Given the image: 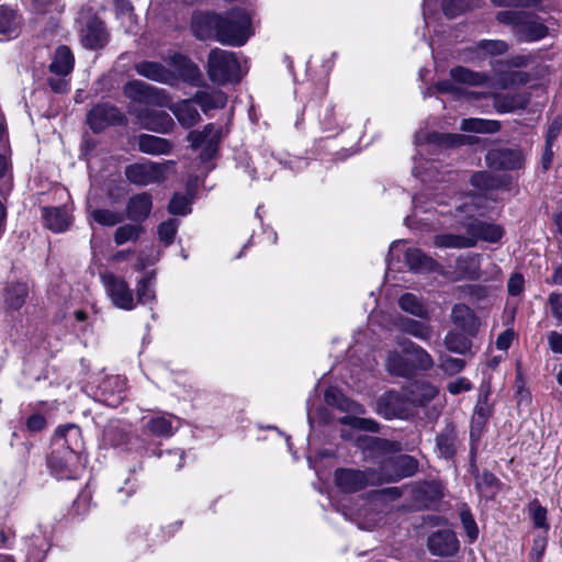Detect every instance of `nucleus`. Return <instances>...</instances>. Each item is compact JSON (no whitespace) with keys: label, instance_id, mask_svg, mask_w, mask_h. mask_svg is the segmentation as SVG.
<instances>
[{"label":"nucleus","instance_id":"nucleus-1","mask_svg":"<svg viewBox=\"0 0 562 562\" xmlns=\"http://www.w3.org/2000/svg\"><path fill=\"white\" fill-rule=\"evenodd\" d=\"M192 31L200 40L214 38L224 45L241 46L252 34L249 14L239 8L225 15L200 12L192 16Z\"/></svg>","mask_w":562,"mask_h":562},{"label":"nucleus","instance_id":"nucleus-2","mask_svg":"<svg viewBox=\"0 0 562 562\" xmlns=\"http://www.w3.org/2000/svg\"><path fill=\"white\" fill-rule=\"evenodd\" d=\"M486 200L485 195L471 194L465 195L464 201L456 205L454 216L460 218L461 226L469 233V237L473 238V247L479 240L496 243L504 235L502 226L474 218L475 215L486 213Z\"/></svg>","mask_w":562,"mask_h":562},{"label":"nucleus","instance_id":"nucleus-3","mask_svg":"<svg viewBox=\"0 0 562 562\" xmlns=\"http://www.w3.org/2000/svg\"><path fill=\"white\" fill-rule=\"evenodd\" d=\"M364 442L366 448L372 453L384 456L378 473L381 484L412 476L417 471L418 463L413 457L407 454L389 456L402 450L400 442L376 437H366Z\"/></svg>","mask_w":562,"mask_h":562},{"label":"nucleus","instance_id":"nucleus-4","mask_svg":"<svg viewBox=\"0 0 562 562\" xmlns=\"http://www.w3.org/2000/svg\"><path fill=\"white\" fill-rule=\"evenodd\" d=\"M56 445L68 450L65 456L53 452L48 458V467L58 479H72L77 473L76 462L79 461L82 448L81 430L75 424L59 426L55 431Z\"/></svg>","mask_w":562,"mask_h":562},{"label":"nucleus","instance_id":"nucleus-5","mask_svg":"<svg viewBox=\"0 0 562 562\" xmlns=\"http://www.w3.org/2000/svg\"><path fill=\"white\" fill-rule=\"evenodd\" d=\"M206 72L210 80L216 85L238 82L243 77L241 66L236 54L221 48L210 52Z\"/></svg>","mask_w":562,"mask_h":562},{"label":"nucleus","instance_id":"nucleus-6","mask_svg":"<svg viewBox=\"0 0 562 562\" xmlns=\"http://www.w3.org/2000/svg\"><path fill=\"white\" fill-rule=\"evenodd\" d=\"M176 162L166 160L161 162L144 161L133 164L125 168V176L128 181L138 186L159 183L167 179L169 172L173 171Z\"/></svg>","mask_w":562,"mask_h":562},{"label":"nucleus","instance_id":"nucleus-7","mask_svg":"<svg viewBox=\"0 0 562 562\" xmlns=\"http://www.w3.org/2000/svg\"><path fill=\"white\" fill-rule=\"evenodd\" d=\"M101 280L108 296L115 307L125 311H131L135 307L133 291L125 279L106 272L101 276Z\"/></svg>","mask_w":562,"mask_h":562},{"label":"nucleus","instance_id":"nucleus-8","mask_svg":"<svg viewBox=\"0 0 562 562\" xmlns=\"http://www.w3.org/2000/svg\"><path fill=\"white\" fill-rule=\"evenodd\" d=\"M337 486L346 493H355L368 485L381 484V477L374 470L339 469L335 473Z\"/></svg>","mask_w":562,"mask_h":562},{"label":"nucleus","instance_id":"nucleus-9","mask_svg":"<svg viewBox=\"0 0 562 562\" xmlns=\"http://www.w3.org/2000/svg\"><path fill=\"white\" fill-rule=\"evenodd\" d=\"M169 72L175 77V85L179 81L198 86L201 81L202 74L198 65L182 54H172L165 58Z\"/></svg>","mask_w":562,"mask_h":562},{"label":"nucleus","instance_id":"nucleus-10","mask_svg":"<svg viewBox=\"0 0 562 562\" xmlns=\"http://www.w3.org/2000/svg\"><path fill=\"white\" fill-rule=\"evenodd\" d=\"M124 94L136 102L155 104L158 106L167 105L168 95L161 89L155 88L144 81L133 80L124 86Z\"/></svg>","mask_w":562,"mask_h":562},{"label":"nucleus","instance_id":"nucleus-11","mask_svg":"<svg viewBox=\"0 0 562 562\" xmlns=\"http://www.w3.org/2000/svg\"><path fill=\"white\" fill-rule=\"evenodd\" d=\"M221 137V130L214 124H207L202 132H190L188 140L191 142L193 148L202 147L203 159H211L216 153Z\"/></svg>","mask_w":562,"mask_h":562},{"label":"nucleus","instance_id":"nucleus-12","mask_svg":"<svg viewBox=\"0 0 562 562\" xmlns=\"http://www.w3.org/2000/svg\"><path fill=\"white\" fill-rule=\"evenodd\" d=\"M376 412L386 419L406 418L409 414V403L397 392L391 391L378 400Z\"/></svg>","mask_w":562,"mask_h":562},{"label":"nucleus","instance_id":"nucleus-13","mask_svg":"<svg viewBox=\"0 0 562 562\" xmlns=\"http://www.w3.org/2000/svg\"><path fill=\"white\" fill-rule=\"evenodd\" d=\"M109 36L102 21L95 16L88 18L80 29L81 44L88 49L103 48Z\"/></svg>","mask_w":562,"mask_h":562},{"label":"nucleus","instance_id":"nucleus-14","mask_svg":"<svg viewBox=\"0 0 562 562\" xmlns=\"http://www.w3.org/2000/svg\"><path fill=\"white\" fill-rule=\"evenodd\" d=\"M122 113L113 105L108 103L97 104L88 114V123L93 132L103 131L110 125L121 123Z\"/></svg>","mask_w":562,"mask_h":562},{"label":"nucleus","instance_id":"nucleus-15","mask_svg":"<svg viewBox=\"0 0 562 562\" xmlns=\"http://www.w3.org/2000/svg\"><path fill=\"white\" fill-rule=\"evenodd\" d=\"M486 164L494 169L514 170L524 165V156L518 149H491L485 157Z\"/></svg>","mask_w":562,"mask_h":562},{"label":"nucleus","instance_id":"nucleus-16","mask_svg":"<svg viewBox=\"0 0 562 562\" xmlns=\"http://www.w3.org/2000/svg\"><path fill=\"white\" fill-rule=\"evenodd\" d=\"M515 34L521 42H535L548 35V27L539 16L524 12Z\"/></svg>","mask_w":562,"mask_h":562},{"label":"nucleus","instance_id":"nucleus-17","mask_svg":"<svg viewBox=\"0 0 562 562\" xmlns=\"http://www.w3.org/2000/svg\"><path fill=\"white\" fill-rule=\"evenodd\" d=\"M428 549L434 555L450 557L458 552L459 540L452 530L443 529L431 533L427 541Z\"/></svg>","mask_w":562,"mask_h":562},{"label":"nucleus","instance_id":"nucleus-18","mask_svg":"<svg viewBox=\"0 0 562 562\" xmlns=\"http://www.w3.org/2000/svg\"><path fill=\"white\" fill-rule=\"evenodd\" d=\"M195 104L196 102L193 97L192 99L181 100L176 103H169L168 100L166 106L173 113L181 126L190 128L201 121V115Z\"/></svg>","mask_w":562,"mask_h":562},{"label":"nucleus","instance_id":"nucleus-19","mask_svg":"<svg viewBox=\"0 0 562 562\" xmlns=\"http://www.w3.org/2000/svg\"><path fill=\"white\" fill-rule=\"evenodd\" d=\"M126 378L113 375L106 378L101 384L103 402L112 407L117 406L125 397Z\"/></svg>","mask_w":562,"mask_h":562},{"label":"nucleus","instance_id":"nucleus-20","mask_svg":"<svg viewBox=\"0 0 562 562\" xmlns=\"http://www.w3.org/2000/svg\"><path fill=\"white\" fill-rule=\"evenodd\" d=\"M136 72L149 80L175 86V77L167 66L156 61H140L135 65Z\"/></svg>","mask_w":562,"mask_h":562},{"label":"nucleus","instance_id":"nucleus-21","mask_svg":"<svg viewBox=\"0 0 562 562\" xmlns=\"http://www.w3.org/2000/svg\"><path fill=\"white\" fill-rule=\"evenodd\" d=\"M403 352L409 358L412 366V374L416 370H429L434 366L431 356L420 346L411 340H405L400 344Z\"/></svg>","mask_w":562,"mask_h":562},{"label":"nucleus","instance_id":"nucleus-22","mask_svg":"<svg viewBox=\"0 0 562 562\" xmlns=\"http://www.w3.org/2000/svg\"><path fill=\"white\" fill-rule=\"evenodd\" d=\"M153 207L151 195L143 192L132 196L126 205V214L133 222L145 221Z\"/></svg>","mask_w":562,"mask_h":562},{"label":"nucleus","instance_id":"nucleus-23","mask_svg":"<svg viewBox=\"0 0 562 562\" xmlns=\"http://www.w3.org/2000/svg\"><path fill=\"white\" fill-rule=\"evenodd\" d=\"M74 65L75 57L71 49L66 45H60L53 54L49 70L57 76L65 77L72 71Z\"/></svg>","mask_w":562,"mask_h":562},{"label":"nucleus","instance_id":"nucleus-24","mask_svg":"<svg viewBox=\"0 0 562 562\" xmlns=\"http://www.w3.org/2000/svg\"><path fill=\"white\" fill-rule=\"evenodd\" d=\"M138 149L147 155H166L172 149L171 143L162 137L142 134L137 138Z\"/></svg>","mask_w":562,"mask_h":562},{"label":"nucleus","instance_id":"nucleus-25","mask_svg":"<svg viewBox=\"0 0 562 562\" xmlns=\"http://www.w3.org/2000/svg\"><path fill=\"white\" fill-rule=\"evenodd\" d=\"M508 45L504 41L499 40H482L470 48L469 57L470 60L482 59L488 56H497L506 53Z\"/></svg>","mask_w":562,"mask_h":562},{"label":"nucleus","instance_id":"nucleus-26","mask_svg":"<svg viewBox=\"0 0 562 562\" xmlns=\"http://www.w3.org/2000/svg\"><path fill=\"white\" fill-rule=\"evenodd\" d=\"M43 217L46 227L55 233L67 231L71 223L70 215L61 207L43 209Z\"/></svg>","mask_w":562,"mask_h":562},{"label":"nucleus","instance_id":"nucleus-27","mask_svg":"<svg viewBox=\"0 0 562 562\" xmlns=\"http://www.w3.org/2000/svg\"><path fill=\"white\" fill-rule=\"evenodd\" d=\"M453 324L467 333L473 334L479 326L473 311L464 304H456L451 311Z\"/></svg>","mask_w":562,"mask_h":562},{"label":"nucleus","instance_id":"nucleus-28","mask_svg":"<svg viewBox=\"0 0 562 562\" xmlns=\"http://www.w3.org/2000/svg\"><path fill=\"white\" fill-rule=\"evenodd\" d=\"M194 101L204 113L214 109H223L226 105V94L221 90H199L194 94Z\"/></svg>","mask_w":562,"mask_h":562},{"label":"nucleus","instance_id":"nucleus-29","mask_svg":"<svg viewBox=\"0 0 562 562\" xmlns=\"http://www.w3.org/2000/svg\"><path fill=\"white\" fill-rule=\"evenodd\" d=\"M20 24V18L12 9L0 7V41L16 37Z\"/></svg>","mask_w":562,"mask_h":562},{"label":"nucleus","instance_id":"nucleus-30","mask_svg":"<svg viewBox=\"0 0 562 562\" xmlns=\"http://www.w3.org/2000/svg\"><path fill=\"white\" fill-rule=\"evenodd\" d=\"M436 447L443 458H451L457 451V434L452 425H447L436 438Z\"/></svg>","mask_w":562,"mask_h":562},{"label":"nucleus","instance_id":"nucleus-31","mask_svg":"<svg viewBox=\"0 0 562 562\" xmlns=\"http://www.w3.org/2000/svg\"><path fill=\"white\" fill-rule=\"evenodd\" d=\"M434 245L440 248H471L473 238L469 237L467 231L459 234H439L434 237Z\"/></svg>","mask_w":562,"mask_h":562},{"label":"nucleus","instance_id":"nucleus-32","mask_svg":"<svg viewBox=\"0 0 562 562\" xmlns=\"http://www.w3.org/2000/svg\"><path fill=\"white\" fill-rule=\"evenodd\" d=\"M172 117L165 111H153L143 119V125L157 133H168L173 127Z\"/></svg>","mask_w":562,"mask_h":562},{"label":"nucleus","instance_id":"nucleus-33","mask_svg":"<svg viewBox=\"0 0 562 562\" xmlns=\"http://www.w3.org/2000/svg\"><path fill=\"white\" fill-rule=\"evenodd\" d=\"M527 103V97L519 93L494 95V108L499 113H507L517 109H524Z\"/></svg>","mask_w":562,"mask_h":562},{"label":"nucleus","instance_id":"nucleus-34","mask_svg":"<svg viewBox=\"0 0 562 562\" xmlns=\"http://www.w3.org/2000/svg\"><path fill=\"white\" fill-rule=\"evenodd\" d=\"M27 294L29 286L26 283H11L5 289L4 302L9 308L16 311L23 306Z\"/></svg>","mask_w":562,"mask_h":562},{"label":"nucleus","instance_id":"nucleus-35","mask_svg":"<svg viewBox=\"0 0 562 562\" xmlns=\"http://www.w3.org/2000/svg\"><path fill=\"white\" fill-rule=\"evenodd\" d=\"M386 369L391 374L398 376H411L412 366L409 358L404 353L397 351H390L386 358Z\"/></svg>","mask_w":562,"mask_h":562},{"label":"nucleus","instance_id":"nucleus-36","mask_svg":"<svg viewBox=\"0 0 562 562\" xmlns=\"http://www.w3.org/2000/svg\"><path fill=\"white\" fill-rule=\"evenodd\" d=\"M400 307L416 317L428 319L429 314L424 302L413 293H405L398 299Z\"/></svg>","mask_w":562,"mask_h":562},{"label":"nucleus","instance_id":"nucleus-37","mask_svg":"<svg viewBox=\"0 0 562 562\" xmlns=\"http://www.w3.org/2000/svg\"><path fill=\"white\" fill-rule=\"evenodd\" d=\"M155 273L149 272L144 276L136 285V299L139 304H151L156 300V293L154 289Z\"/></svg>","mask_w":562,"mask_h":562},{"label":"nucleus","instance_id":"nucleus-38","mask_svg":"<svg viewBox=\"0 0 562 562\" xmlns=\"http://www.w3.org/2000/svg\"><path fill=\"white\" fill-rule=\"evenodd\" d=\"M460 128L464 132L491 134L496 133L501 130V123L495 120L472 117L462 120Z\"/></svg>","mask_w":562,"mask_h":562},{"label":"nucleus","instance_id":"nucleus-39","mask_svg":"<svg viewBox=\"0 0 562 562\" xmlns=\"http://www.w3.org/2000/svg\"><path fill=\"white\" fill-rule=\"evenodd\" d=\"M400 327L405 334L412 335L424 341L429 340L432 336V328L429 324L412 318L402 319Z\"/></svg>","mask_w":562,"mask_h":562},{"label":"nucleus","instance_id":"nucleus-40","mask_svg":"<svg viewBox=\"0 0 562 562\" xmlns=\"http://www.w3.org/2000/svg\"><path fill=\"white\" fill-rule=\"evenodd\" d=\"M450 77L456 83L467 86H482L486 81V77L480 72L472 71L462 66L454 67L450 70Z\"/></svg>","mask_w":562,"mask_h":562},{"label":"nucleus","instance_id":"nucleus-41","mask_svg":"<svg viewBox=\"0 0 562 562\" xmlns=\"http://www.w3.org/2000/svg\"><path fill=\"white\" fill-rule=\"evenodd\" d=\"M405 262L414 271L431 270L435 266V261L430 257L416 248H408L405 251Z\"/></svg>","mask_w":562,"mask_h":562},{"label":"nucleus","instance_id":"nucleus-42","mask_svg":"<svg viewBox=\"0 0 562 562\" xmlns=\"http://www.w3.org/2000/svg\"><path fill=\"white\" fill-rule=\"evenodd\" d=\"M148 431L157 437H171L173 427L170 416H156L146 423Z\"/></svg>","mask_w":562,"mask_h":562},{"label":"nucleus","instance_id":"nucleus-43","mask_svg":"<svg viewBox=\"0 0 562 562\" xmlns=\"http://www.w3.org/2000/svg\"><path fill=\"white\" fill-rule=\"evenodd\" d=\"M480 259L479 255L459 258L457 269L462 273L463 278L476 280L480 278Z\"/></svg>","mask_w":562,"mask_h":562},{"label":"nucleus","instance_id":"nucleus-44","mask_svg":"<svg viewBox=\"0 0 562 562\" xmlns=\"http://www.w3.org/2000/svg\"><path fill=\"white\" fill-rule=\"evenodd\" d=\"M142 233L143 227L140 225L125 224L116 228L114 233V241L119 246L127 241H136Z\"/></svg>","mask_w":562,"mask_h":562},{"label":"nucleus","instance_id":"nucleus-45","mask_svg":"<svg viewBox=\"0 0 562 562\" xmlns=\"http://www.w3.org/2000/svg\"><path fill=\"white\" fill-rule=\"evenodd\" d=\"M467 137L461 134H439L432 133L428 136L427 142L429 144L437 145L439 147H458L465 144Z\"/></svg>","mask_w":562,"mask_h":562},{"label":"nucleus","instance_id":"nucleus-46","mask_svg":"<svg viewBox=\"0 0 562 562\" xmlns=\"http://www.w3.org/2000/svg\"><path fill=\"white\" fill-rule=\"evenodd\" d=\"M116 18L121 23L131 31L132 25L135 23L134 9L128 0H113Z\"/></svg>","mask_w":562,"mask_h":562},{"label":"nucleus","instance_id":"nucleus-47","mask_svg":"<svg viewBox=\"0 0 562 562\" xmlns=\"http://www.w3.org/2000/svg\"><path fill=\"white\" fill-rule=\"evenodd\" d=\"M91 217L102 226H114L122 223L124 220V215L122 213L108 209L93 210L91 212Z\"/></svg>","mask_w":562,"mask_h":562},{"label":"nucleus","instance_id":"nucleus-48","mask_svg":"<svg viewBox=\"0 0 562 562\" xmlns=\"http://www.w3.org/2000/svg\"><path fill=\"white\" fill-rule=\"evenodd\" d=\"M471 184L480 190H492L498 188V181L486 171H479L472 175Z\"/></svg>","mask_w":562,"mask_h":562},{"label":"nucleus","instance_id":"nucleus-49","mask_svg":"<svg viewBox=\"0 0 562 562\" xmlns=\"http://www.w3.org/2000/svg\"><path fill=\"white\" fill-rule=\"evenodd\" d=\"M529 515L535 527L544 530L549 529V525L547 522V509L542 507L538 501H533L529 504Z\"/></svg>","mask_w":562,"mask_h":562},{"label":"nucleus","instance_id":"nucleus-50","mask_svg":"<svg viewBox=\"0 0 562 562\" xmlns=\"http://www.w3.org/2000/svg\"><path fill=\"white\" fill-rule=\"evenodd\" d=\"M526 81V75L521 71H509L501 74L495 79V86L502 89L509 88L515 85L524 83Z\"/></svg>","mask_w":562,"mask_h":562},{"label":"nucleus","instance_id":"nucleus-51","mask_svg":"<svg viewBox=\"0 0 562 562\" xmlns=\"http://www.w3.org/2000/svg\"><path fill=\"white\" fill-rule=\"evenodd\" d=\"M178 221L177 220H168L162 222L158 227V236L159 239L166 245L169 246L172 244L175 236L178 229Z\"/></svg>","mask_w":562,"mask_h":562},{"label":"nucleus","instance_id":"nucleus-52","mask_svg":"<svg viewBox=\"0 0 562 562\" xmlns=\"http://www.w3.org/2000/svg\"><path fill=\"white\" fill-rule=\"evenodd\" d=\"M446 347L453 352L463 353L469 348L467 338L457 333H448L445 337Z\"/></svg>","mask_w":562,"mask_h":562},{"label":"nucleus","instance_id":"nucleus-53","mask_svg":"<svg viewBox=\"0 0 562 562\" xmlns=\"http://www.w3.org/2000/svg\"><path fill=\"white\" fill-rule=\"evenodd\" d=\"M168 211L175 215H186L190 213L189 199L181 194H175L169 202Z\"/></svg>","mask_w":562,"mask_h":562},{"label":"nucleus","instance_id":"nucleus-54","mask_svg":"<svg viewBox=\"0 0 562 562\" xmlns=\"http://www.w3.org/2000/svg\"><path fill=\"white\" fill-rule=\"evenodd\" d=\"M460 519L467 532V536L469 537L470 542L475 541L479 536V529L470 510L463 509L460 513Z\"/></svg>","mask_w":562,"mask_h":562},{"label":"nucleus","instance_id":"nucleus-55","mask_svg":"<svg viewBox=\"0 0 562 562\" xmlns=\"http://www.w3.org/2000/svg\"><path fill=\"white\" fill-rule=\"evenodd\" d=\"M344 424L350 425L353 428L363 429L375 432L379 427L373 419L360 418V417H344L341 420Z\"/></svg>","mask_w":562,"mask_h":562},{"label":"nucleus","instance_id":"nucleus-56","mask_svg":"<svg viewBox=\"0 0 562 562\" xmlns=\"http://www.w3.org/2000/svg\"><path fill=\"white\" fill-rule=\"evenodd\" d=\"M419 493L429 496V499L424 501V505L426 507H429L432 502L441 498L442 496L440 485L434 482L423 484L419 488Z\"/></svg>","mask_w":562,"mask_h":562},{"label":"nucleus","instance_id":"nucleus-57","mask_svg":"<svg viewBox=\"0 0 562 562\" xmlns=\"http://www.w3.org/2000/svg\"><path fill=\"white\" fill-rule=\"evenodd\" d=\"M468 0H445L443 1V11L446 15L453 18L464 10L469 9Z\"/></svg>","mask_w":562,"mask_h":562},{"label":"nucleus","instance_id":"nucleus-58","mask_svg":"<svg viewBox=\"0 0 562 562\" xmlns=\"http://www.w3.org/2000/svg\"><path fill=\"white\" fill-rule=\"evenodd\" d=\"M441 369L448 374H456L464 368V361L453 357H441L440 359Z\"/></svg>","mask_w":562,"mask_h":562},{"label":"nucleus","instance_id":"nucleus-59","mask_svg":"<svg viewBox=\"0 0 562 562\" xmlns=\"http://www.w3.org/2000/svg\"><path fill=\"white\" fill-rule=\"evenodd\" d=\"M418 402L424 405L435 398L438 394V389L429 383H420L417 386Z\"/></svg>","mask_w":562,"mask_h":562},{"label":"nucleus","instance_id":"nucleus-60","mask_svg":"<svg viewBox=\"0 0 562 562\" xmlns=\"http://www.w3.org/2000/svg\"><path fill=\"white\" fill-rule=\"evenodd\" d=\"M552 315L562 324V294L551 293L548 297Z\"/></svg>","mask_w":562,"mask_h":562},{"label":"nucleus","instance_id":"nucleus-61","mask_svg":"<svg viewBox=\"0 0 562 562\" xmlns=\"http://www.w3.org/2000/svg\"><path fill=\"white\" fill-rule=\"evenodd\" d=\"M524 12L502 11L498 12L496 19L499 23L512 24L515 32L517 31V24Z\"/></svg>","mask_w":562,"mask_h":562},{"label":"nucleus","instance_id":"nucleus-62","mask_svg":"<svg viewBox=\"0 0 562 562\" xmlns=\"http://www.w3.org/2000/svg\"><path fill=\"white\" fill-rule=\"evenodd\" d=\"M447 389L451 394L457 395L462 392L469 391L471 389V383L465 378H460L456 381L450 382Z\"/></svg>","mask_w":562,"mask_h":562},{"label":"nucleus","instance_id":"nucleus-63","mask_svg":"<svg viewBox=\"0 0 562 562\" xmlns=\"http://www.w3.org/2000/svg\"><path fill=\"white\" fill-rule=\"evenodd\" d=\"M524 283H525V281H524V277L521 274L516 273V274L512 276L508 281V284H507L509 294H512V295L520 294L524 289Z\"/></svg>","mask_w":562,"mask_h":562},{"label":"nucleus","instance_id":"nucleus-64","mask_svg":"<svg viewBox=\"0 0 562 562\" xmlns=\"http://www.w3.org/2000/svg\"><path fill=\"white\" fill-rule=\"evenodd\" d=\"M548 344L552 352L562 355V334L550 331L548 334Z\"/></svg>","mask_w":562,"mask_h":562}]
</instances>
